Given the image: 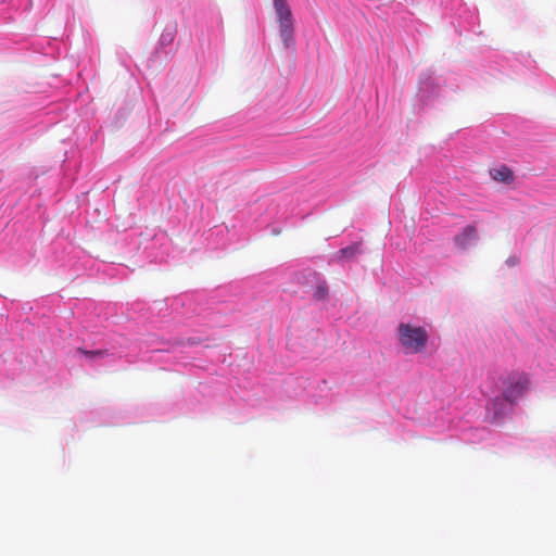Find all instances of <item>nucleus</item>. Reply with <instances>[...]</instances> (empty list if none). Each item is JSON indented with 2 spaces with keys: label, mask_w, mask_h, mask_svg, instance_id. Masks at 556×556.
Wrapping results in <instances>:
<instances>
[{
  "label": "nucleus",
  "mask_w": 556,
  "mask_h": 556,
  "mask_svg": "<svg viewBox=\"0 0 556 556\" xmlns=\"http://www.w3.org/2000/svg\"><path fill=\"white\" fill-rule=\"evenodd\" d=\"M203 294L182 293L173 298L156 300L150 303L143 315L151 324L162 321L173 324L175 334L160 337L156 333L149 334L143 341L146 352L154 354V359H162V354H170L167 361L174 362L172 369L186 368L208 371L201 358L191 357L190 354H199L207 351L206 356L214 357L215 345L210 344V337L203 331L194 329L206 325L211 314L207 307L202 305Z\"/></svg>",
  "instance_id": "nucleus-1"
},
{
  "label": "nucleus",
  "mask_w": 556,
  "mask_h": 556,
  "mask_svg": "<svg viewBox=\"0 0 556 556\" xmlns=\"http://www.w3.org/2000/svg\"><path fill=\"white\" fill-rule=\"evenodd\" d=\"M530 386L529 374L519 369L488 376L480 386L485 397V419L495 426L505 424L527 396Z\"/></svg>",
  "instance_id": "nucleus-2"
},
{
  "label": "nucleus",
  "mask_w": 556,
  "mask_h": 556,
  "mask_svg": "<svg viewBox=\"0 0 556 556\" xmlns=\"http://www.w3.org/2000/svg\"><path fill=\"white\" fill-rule=\"evenodd\" d=\"M302 199L299 193H281L260 199L251 208L255 227L279 235L285 228L295 226L309 214L308 210L301 206Z\"/></svg>",
  "instance_id": "nucleus-3"
},
{
  "label": "nucleus",
  "mask_w": 556,
  "mask_h": 556,
  "mask_svg": "<svg viewBox=\"0 0 556 556\" xmlns=\"http://www.w3.org/2000/svg\"><path fill=\"white\" fill-rule=\"evenodd\" d=\"M534 64L535 61L529 54L486 50L480 59L477 71L481 79L486 81L491 77L501 78L519 73L523 67L531 70Z\"/></svg>",
  "instance_id": "nucleus-4"
},
{
  "label": "nucleus",
  "mask_w": 556,
  "mask_h": 556,
  "mask_svg": "<svg viewBox=\"0 0 556 556\" xmlns=\"http://www.w3.org/2000/svg\"><path fill=\"white\" fill-rule=\"evenodd\" d=\"M396 338L403 352L406 355L421 354L430 338L429 329L426 326L402 321L396 329Z\"/></svg>",
  "instance_id": "nucleus-5"
},
{
  "label": "nucleus",
  "mask_w": 556,
  "mask_h": 556,
  "mask_svg": "<svg viewBox=\"0 0 556 556\" xmlns=\"http://www.w3.org/2000/svg\"><path fill=\"white\" fill-rule=\"evenodd\" d=\"M88 340L91 341L93 348L89 349L87 341L84 339L85 346L77 349L76 354L84 357L91 366L105 365L111 361V357L117 354L115 346H106L110 343L108 342V336L103 332L92 333Z\"/></svg>",
  "instance_id": "nucleus-6"
},
{
  "label": "nucleus",
  "mask_w": 556,
  "mask_h": 556,
  "mask_svg": "<svg viewBox=\"0 0 556 556\" xmlns=\"http://www.w3.org/2000/svg\"><path fill=\"white\" fill-rule=\"evenodd\" d=\"M199 388L203 396L212 397L213 402L217 406H222L229 415L235 414V408L230 404L233 399L228 382L211 376L205 382H201Z\"/></svg>",
  "instance_id": "nucleus-7"
},
{
  "label": "nucleus",
  "mask_w": 556,
  "mask_h": 556,
  "mask_svg": "<svg viewBox=\"0 0 556 556\" xmlns=\"http://www.w3.org/2000/svg\"><path fill=\"white\" fill-rule=\"evenodd\" d=\"M274 10L279 26V35L283 47L288 50L294 47V18L287 0H273Z\"/></svg>",
  "instance_id": "nucleus-8"
},
{
  "label": "nucleus",
  "mask_w": 556,
  "mask_h": 556,
  "mask_svg": "<svg viewBox=\"0 0 556 556\" xmlns=\"http://www.w3.org/2000/svg\"><path fill=\"white\" fill-rule=\"evenodd\" d=\"M316 405L326 408L340 402L342 394L337 383L321 380L312 394Z\"/></svg>",
  "instance_id": "nucleus-9"
},
{
  "label": "nucleus",
  "mask_w": 556,
  "mask_h": 556,
  "mask_svg": "<svg viewBox=\"0 0 556 556\" xmlns=\"http://www.w3.org/2000/svg\"><path fill=\"white\" fill-rule=\"evenodd\" d=\"M442 89L441 78L435 76L432 72H422L419 77L418 97L422 102H428L431 99L440 96Z\"/></svg>",
  "instance_id": "nucleus-10"
},
{
  "label": "nucleus",
  "mask_w": 556,
  "mask_h": 556,
  "mask_svg": "<svg viewBox=\"0 0 556 556\" xmlns=\"http://www.w3.org/2000/svg\"><path fill=\"white\" fill-rule=\"evenodd\" d=\"M206 245L210 249L217 250L224 249L232 242L235 232L231 231L226 225H217L203 233Z\"/></svg>",
  "instance_id": "nucleus-11"
},
{
  "label": "nucleus",
  "mask_w": 556,
  "mask_h": 556,
  "mask_svg": "<svg viewBox=\"0 0 556 556\" xmlns=\"http://www.w3.org/2000/svg\"><path fill=\"white\" fill-rule=\"evenodd\" d=\"M458 438L468 444H480L488 440H500V437L493 438L490 430L485 427H464L460 429Z\"/></svg>",
  "instance_id": "nucleus-12"
},
{
  "label": "nucleus",
  "mask_w": 556,
  "mask_h": 556,
  "mask_svg": "<svg viewBox=\"0 0 556 556\" xmlns=\"http://www.w3.org/2000/svg\"><path fill=\"white\" fill-rule=\"evenodd\" d=\"M479 241V233L475 225L465 226L454 237V245L460 251H467L477 245Z\"/></svg>",
  "instance_id": "nucleus-13"
},
{
  "label": "nucleus",
  "mask_w": 556,
  "mask_h": 556,
  "mask_svg": "<svg viewBox=\"0 0 556 556\" xmlns=\"http://www.w3.org/2000/svg\"><path fill=\"white\" fill-rule=\"evenodd\" d=\"M305 277L311 282H314L316 285L314 290V298L317 300H324L328 294V286L326 280L321 277V275H319L315 270L306 269Z\"/></svg>",
  "instance_id": "nucleus-14"
},
{
  "label": "nucleus",
  "mask_w": 556,
  "mask_h": 556,
  "mask_svg": "<svg viewBox=\"0 0 556 556\" xmlns=\"http://www.w3.org/2000/svg\"><path fill=\"white\" fill-rule=\"evenodd\" d=\"M167 240L166 235L161 232L153 236L151 239V244L144 247V251L154 250L156 245L163 248L165 245V241ZM150 257H153L155 261H163L164 256L167 255V250L164 248L160 252H149Z\"/></svg>",
  "instance_id": "nucleus-15"
},
{
  "label": "nucleus",
  "mask_w": 556,
  "mask_h": 556,
  "mask_svg": "<svg viewBox=\"0 0 556 556\" xmlns=\"http://www.w3.org/2000/svg\"><path fill=\"white\" fill-rule=\"evenodd\" d=\"M490 176L493 180L504 184H510L514 180V175L510 168L506 165H500L490 169Z\"/></svg>",
  "instance_id": "nucleus-16"
},
{
  "label": "nucleus",
  "mask_w": 556,
  "mask_h": 556,
  "mask_svg": "<svg viewBox=\"0 0 556 556\" xmlns=\"http://www.w3.org/2000/svg\"><path fill=\"white\" fill-rule=\"evenodd\" d=\"M147 409L148 408L144 406L134 407L130 409V413L132 414V416L123 417V418H121V420L115 421V424H119V422L131 424V422L149 421L150 418L146 414Z\"/></svg>",
  "instance_id": "nucleus-17"
},
{
  "label": "nucleus",
  "mask_w": 556,
  "mask_h": 556,
  "mask_svg": "<svg viewBox=\"0 0 556 556\" xmlns=\"http://www.w3.org/2000/svg\"><path fill=\"white\" fill-rule=\"evenodd\" d=\"M176 29L173 26H167L157 42L156 53H161L163 49L170 46L174 42Z\"/></svg>",
  "instance_id": "nucleus-18"
},
{
  "label": "nucleus",
  "mask_w": 556,
  "mask_h": 556,
  "mask_svg": "<svg viewBox=\"0 0 556 556\" xmlns=\"http://www.w3.org/2000/svg\"><path fill=\"white\" fill-rule=\"evenodd\" d=\"M358 253H361V244L352 243V244L339 250V258L340 260H351Z\"/></svg>",
  "instance_id": "nucleus-19"
},
{
  "label": "nucleus",
  "mask_w": 556,
  "mask_h": 556,
  "mask_svg": "<svg viewBox=\"0 0 556 556\" xmlns=\"http://www.w3.org/2000/svg\"><path fill=\"white\" fill-rule=\"evenodd\" d=\"M518 262H519V260H518V257H517V256H515V255H511V256H509V257L506 260V264H507V266H509V267L517 265V264H518Z\"/></svg>",
  "instance_id": "nucleus-20"
},
{
  "label": "nucleus",
  "mask_w": 556,
  "mask_h": 556,
  "mask_svg": "<svg viewBox=\"0 0 556 556\" xmlns=\"http://www.w3.org/2000/svg\"><path fill=\"white\" fill-rule=\"evenodd\" d=\"M469 17H470V20H471L469 28H470V29H472L473 24H475V20H476V14H475V12H469Z\"/></svg>",
  "instance_id": "nucleus-21"
},
{
  "label": "nucleus",
  "mask_w": 556,
  "mask_h": 556,
  "mask_svg": "<svg viewBox=\"0 0 556 556\" xmlns=\"http://www.w3.org/2000/svg\"><path fill=\"white\" fill-rule=\"evenodd\" d=\"M453 5L460 7L463 4V0H452Z\"/></svg>",
  "instance_id": "nucleus-22"
},
{
  "label": "nucleus",
  "mask_w": 556,
  "mask_h": 556,
  "mask_svg": "<svg viewBox=\"0 0 556 556\" xmlns=\"http://www.w3.org/2000/svg\"><path fill=\"white\" fill-rule=\"evenodd\" d=\"M7 1H8V5H9L10 8H12V9H15V8H16V5H15V3H14V1H13V0H7Z\"/></svg>",
  "instance_id": "nucleus-23"
},
{
  "label": "nucleus",
  "mask_w": 556,
  "mask_h": 556,
  "mask_svg": "<svg viewBox=\"0 0 556 556\" xmlns=\"http://www.w3.org/2000/svg\"><path fill=\"white\" fill-rule=\"evenodd\" d=\"M305 382H306V381H305V380H303V379H301V380L299 381V384L303 388V390L305 389V387H304Z\"/></svg>",
  "instance_id": "nucleus-24"
},
{
  "label": "nucleus",
  "mask_w": 556,
  "mask_h": 556,
  "mask_svg": "<svg viewBox=\"0 0 556 556\" xmlns=\"http://www.w3.org/2000/svg\"><path fill=\"white\" fill-rule=\"evenodd\" d=\"M293 381H294L293 379H289V380L287 381V384L289 386V384H291Z\"/></svg>",
  "instance_id": "nucleus-25"
}]
</instances>
